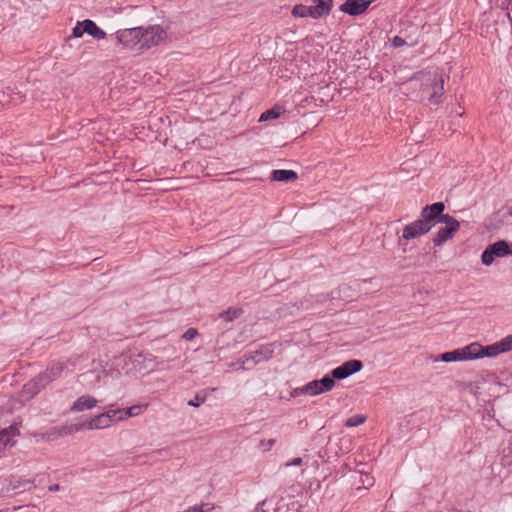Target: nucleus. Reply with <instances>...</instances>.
Listing matches in <instances>:
<instances>
[{"label":"nucleus","mask_w":512,"mask_h":512,"mask_svg":"<svg viewBox=\"0 0 512 512\" xmlns=\"http://www.w3.org/2000/svg\"><path fill=\"white\" fill-rule=\"evenodd\" d=\"M391 44H392L393 47L398 48V47L404 46L406 44V42L401 37L395 36L392 39V43Z\"/></svg>","instance_id":"obj_29"},{"label":"nucleus","mask_w":512,"mask_h":512,"mask_svg":"<svg viewBox=\"0 0 512 512\" xmlns=\"http://www.w3.org/2000/svg\"><path fill=\"white\" fill-rule=\"evenodd\" d=\"M49 490L50 491H57V490H59V485L58 484L51 485L49 487Z\"/></svg>","instance_id":"obj_32"},{"label":"nucleus","mask_w":512,"mask_h":512,"mask_svg":"<svg viewBox=\"0 0 512 512\" xmlns=\"http://www.w3.org/2000/svg\"><path fill=\"white\" fill-rule=\"evenodd\" d=\"M106 413L109 415L108 417L111 420L112 425H114L117 422L125 421V414L123 409H109L106 411Z\"/></svg>","instance_id":"obj_19"},{"label":"nucleus","mask_w":512,"mask_h":512,"mask_svg":"<svg viewBox=\"0 0 512 512\" xmlns=\"http://www.w3.org/2000/svg\"><path fill=\"white\" fill-rule=\"evenodd\" d=\"M473 360H474V357H473L472 343H470L464 347L445 352V353L441 354L439 357L432 358L433 362L442 361V362H446V363L465 362V361H473Z\"/></svg>","instance_id":"obj_9"},{"label":"nucleus","mask_w":512,"mask_h":512,"mask_svg":"<svg viewBox=\"0 0 512 512\" xmlns=\"http://www.w3.org/2000/svg\"><path fill=\"white\" fill-rule=\"evenodd\" d=\"M303 460L300 457L294 458L291 461H287L284 464L281 465V467H290V466H300L302 464Z\"/></svg>","instance_id":"obj_27"},{"label":"nucleus","mask_w":512,"mask_h":512,"mask_svg":"<svg viewBox=\"0 0 512 512\" xmlns=\"http://www.w3.org/2000/svg\"><path fill=\"white\" fill-rule=\"evenodd\" d=\"M445 206L442 202H436L432 205L426 206L421 213V220H426L430 223L431 228L435 225V220L440 219Z\"/></svg>","instance_id":"obj_14"},{"label":"nucleus","mask_w":512,"mask_h":512,"mask_svg":"<svg viewBox=\"0 0 512 512\" xmlns=\"http://www.w3.org/2000/svg\"><path fill=\"white\" fill-rule=\"evenodd\" d=\"M198 335V331L195 329V328H189L183 335H182V338L187 340V341H190V340H193L194 338H196V336Z\"/></svg>","instance_id":"obj_25"},{"label":"nucleus","mask_w":512,"mask_h":512,"mask_svg":"<svg viewBox=\"0 0 512 512\" xmlns=\"http://www.w3.org/2000/svg\"><path fill=\"white\" fill-rule=\"evenodd\" d=\"M439 222L444 224V226L439 228L433 237L435 246H442L444 243L451 240L460 228V223L453 216L448 214L442 215Z\"/></svg>","instance_id":"obj_7"},{"label":"nucleus","mask_w":512,"mask_h":512,"mask_svg":"<svg viewBox=\"0 0 512 512\" xmlns=\"http://www.w3.org/2000/svg\"><path fill=\"white\" fill-rule=\"evenodd\" d=\"M240 314V311L234 308H230L227 311L220 314V317L225 321H233Z\"/></svg>","instance_id":"obj_23"},{"label":"nucleus","mask_w":512,"mask_h":512,"mask_svg":"<svg viewBox=\"0 0 512 512\" xmlns=\"http://www.w3.org/2000/svg\"><path fill=\"white\" fill-rule=\"evenodd\" d=\"M204 402V399L203 398H195L194 400H190L188 402V405L189 406H192V407H198L200 406L202 403Z\"/></svg>","instance_id":"obj_30"},{"label":"nucleus","mask_w":512,"mask_h":512,"mask_svg":"<svg viewBox=\"0 0 512 512\" xmlns=\"http://www.w3.org/2000/svg\"><path fill=\"white\" fill-rule=\"evenodd\" d=\"M409 84L413 87L420 85L423 92L421 97L427 95L431 104H439L444 94V79L442 76L421 74L413 78Z\"/></svg>","instance_id":"obj_2"},{"label":"nucleus","mask_w":512,"mask_h":512,"mask_svg":"<svg viewBox=\"0 0 512 512\" xmlns=\"http://www.w3.org/2000/svg\"><path fill=\"white\" fill-rule=\"evenodd\" d=\"M275 440L274 439H268L261 441L260 445L263 451H269L272 446L274 445Z\"/></svg>","instance_id":"obj_26"},{"label":"nucleus","mask_w":512,"mask_h":512,"mask_svg":"<svg viewBox=\"0 0 512 512\" xmlns=\"http://www.w3.org/2000/svg\"><path fill=\"white\" fill-rule=\"evenodd\" d=\"M275 352L274 344H266L261 346L259 349L250 352L249 354L244 356L242 364H246L249 361H252L254 364L266 361L270 359Z\"/></svg>","instance_id":"obj_12"},{"label":"nucleus","mask_w":512,"mask_h":512,"mask_svg":"<svg viewBox=\"0 0 512 512\" xmlns=\"http://www.w3.org/2000/svg\"><path fill=\"white\" fill-rule=\"evenodd\" d=\"M360 477H361V482L364 486L369 487V486L373 485V482H374L373 478H371L369 475L363 474Z\"/></svg>","instance_id":"obj_28"},{"label":"nucleus","mask_w":512,"mask_h":512,"mask_svg":"<svg viewBox=\"0 0 512 512\" xmlns=\"http://www.w3.org/2000/svg\"><path fill=\"white\" fill-rule=\"evenodd\" d=\"M85 33V30H84V24H83V21H79L77 22V24L74 26V28L72 29V35L73 37L75 38H80L83 36V34Z\"/></svg>","instance_id":"obj_24"},{"label":"nucleus","mask_w":512,"mask_h":512,"mask_svg":"<svg viewBox=\"0 0 512 512\" xmlns=\"http://www.w3.org/2000/svg\"><path fill=\"white\" fill-rule=\"evenodd\" d=\"M473 357L474 360L482 359L485 357L495 358L500 354H504L512 351V344L509 336H505L497 342L490 345L483 346L478 342L472 343Z\"/></svg>","instance_id":"obj_3"},{"label":"nucleus","mask_w":512,"mask_h":512,"mask_svg":"<svg viewBox=\"0 0 512 512\" xmlns=\"http://www.w3.org/2000/svg\"><path fill=\"white\" fill-rule=\"evenodd\" d=\"M335 386L334 380L326 375L320 380H313L303 385L302 387L295 388L291 395L297 397L299 395L317 396L319 394L331 391Z\"/></svg>","instance_id":"obj_5"},{"label":"nucleus","mask_w":512,"mask_h":512,"mask_svg":"<svg viewBox=\"0 0 512 512\" xmlns=\"http://www.w3.org/2000/svg\"><path fill=\"white\" fill-rule=\"evenodd\" d=\"M363 368L362 362L359 360H349L344 362L342 365L334 368L331 371V378L337 380H343L359 372Z\"/></svg>","instance_id":"obj_11"},{"label":"nucleus","mask_w":512,"mask_h":512,"mask_svg":"<svg viewBox=\"0 0 512 512\" xmlns=\"http://www.w3.org/2000/svg\"><path fill=\"white\" fill-rule=\"evenodd\" d=\"M83 24L85 33L91 35L93 38L100 40L106 37V33L92 20H83Z\"/></svg>","instance_id":"obj_16"},{"label":"nucleus","mask_w":512,"mask_h":512,"mask_svg":"<svg viewBox=\"0 0 512 512\" xmlns=\"http://www.w3.org/2000/svg\"><path fill=\"white\" fill-rule=\"evenodd\" d=\"M509 214L512 216V207L510 208Z\"/></svg>","instance_id":"obj_33"},{"label":"nucleus","mask_w":512,"mask_h":512,"mask_svg":"<svg viewBox=\"0 0 512 512\" xmlns=\"http://www.w3.org/2000/svg\"><path fill=\"white\" fill-rule=\"evenodd\" d=\"M431 230V225L426 220H415L409 224H407L403 228L402 236L399 239V242L401 243V240H412L415 238H418L422 235L427 234Z\"/></svg>","instance_id":"obj_10"},{"label":"nucleus","mask_w":512,"mask_h":512,"mask_svg":"<svg viewBox=\"0 0 512 512\" xmlns=\"http://www.w3.org/2000/svg\"><path fill=\"white\" fill-rule=\"evenodd\" d=\"M98 404V400L90 395H83L78 397L71 406L72 412H82L92 410Z\"/></svg>","instance_id":"obj_15"},{"label":"nucleus","mask_w":512,"mask_h":512,"mask_svg":"<svg viewBox=\"0 0 512 512\" xmlns=\"http://www.w3.org/2000/svg\"><path fill=\"white\" fill-rule=\"evenodd\" d=\"M212 509L210 504H196L183 510V512H208Z\"/></svg>","instance_id":"obj_21"},{"label":"nucleus","mask_w":512,"mask_h":512,"mask_svg":"<svg viewBox=\"0 0 512 512\" xmlns=\"http://www.w3.org/2000/svg\"><path fill=\"white\" fill-rule=\"evenodd\" d=\"M116 41L124 49L144 52L163 44L167 29L159 24L120 29L115 33Z\"/></svg>","instance_id":"obj_1"},{"label":"nucleus","mask_w":512,"mask_h":512,"mask_svg":"<svg viewBox=\"0 0 512 512\" xmlns=\"http://www.w3.org/2000/svg\"><path fill=\"white\" fill-rule=\"evenodd\" d=\"M509 256H512V243L505 240H499L489 245L482 252L481 263L484 266L489 267L494 263L495 259Z\"/></svg>","instance_id":"obj_6"},{"label":"nucleus","mask_w":512,"mask_h":512,"mask_svg":"<svg viewBox=\"0 0 512 512\" xmlns=\"http://www.w3.org/2000/svg\"><path fill=\"white\" fill-rule=\"evenodd\" d=\"M280 116V112L276 109H269L265 112H263L260 116L259 121H268L271 119H276Z\"/></svg>","instance_id":"obj_22"},{"label":"nucleus","mask_w":512,"mask_h":512,"mask_svg":"<svg viewBox=\"0 0 512 512\" xmlns=\"http://www.w3.org/2000/svg\"><path fill=\"white\" fill-rule=\"evenodd\" d=\"M366 421V417L362 414L354 415L348 418L345 422V426L347 427H357L363 424Z\"/></svg>","instance_id":"obj_20"},{"label":"nucleus","mask_w":512,"mask_h":512,"mask_svg":"<svg viewBox=\"0 0 512 512\" xmlns=\"http://www.w3.org/2000/svg\"><path fill=\"white\" fill-rule=\"evenodd\" d=\"M332 6V0H318L315 6H305L302 4L294 6L292 9V15L294 17H311L318 19L324 15H327Z\"/></svg>","instance_id":"obj_8"},{"label":"nucleus","mask_w":512,"mask_h":512,"mask_svg":"<svg viewBox=\"0 0 512 512\" xmlns=\"http://www.w3.org/2000/svg\"><path fill=\"white\" fill-rule=\"evenodd\" d=\"M62 370L63 367L59 363L51 365L45 372L39 374L32 381L26 384L25 389L32 395L39 393V391L46 387L50 382L58 379Z\"/></svg>","instance_id":"obj_4"},{"label":"nucleus","mask_w":512,"mask_h":512,"mask_svg":"<svg viewBox=\"0 0 512 512\" xmlns=\"http://www.w3.org/2000/svg\"><path fill=\"white\" fill-rule=\"evenodd\" d=\"M109 415L105 412L100 413L98 415H94L90 417L87 421H85L79 428L76 430H100L105 429L112 426L111 420L108 417Z\"/></svg>","instance_id":"obj_13"},{"label":"nucleus","mask_w":512,"mask_h":512,"mask_svg":"<svg viewBox=\"0 0 512 512\" xmlns=\"http://www.w3.org/2000/svg\"><path fill=\"white\" fill-rule=\"evenodd\" d=\"M146 407H147L146 404H138V405H133L131 407L123 409L124 414H125L124 415L125 420H127L128 418L140 415Z\"/></svg>","instance_id":"obj_18"},{"label":"nucleus","mask_w":512,"mask_h":512,"mask_svg":"<svg viewBox=\"0 0 512 512\" xmlns=\"http://www.w3.org/2000/svg\"><path fill=\"white\" fill-rule=\"evenodd\" d=\"M252 512H266L263 507H262V504L261 505H258Z\"/></svg>","instance_id":"obj_31"},{"label":"nucleus","mask_w":512,"mask_h":512,"mask_svg":"<svg viewBox=\"0 0 512 512\" xmlns=\"http://www.w3.org/2000/svg\"><path fill=\"white\" fill-rule=\"evenodd\" d=\"M272 179L279 182H293L297 179V173L293 170H273Z\"/></svg>","instance_id":"obj_17"}]
</instances>
